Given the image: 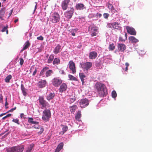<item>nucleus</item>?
<instances>
[{
    "label": "nucleus",
    "mask_w": 152,
    "mask_h": 152,
    "mask_svg": "<svg viewBox=\"0 0 152 152\" xmlns=\"http://www.w3.org/2000/svg\"><path fill=\"white\" fill-rule=\"evenodd\" d=\"M38 100L39 103V105H42L41 108L45 107L47 106H48V105H49L48 103L45 100L44 98L42 96H39Z\"/></svg>",
    "instance_id": "obj_5"
},
{
    "label": "nucleus",
    "mask_w": 152,
    "mask_h": 152,
    "mask_svg": "<svg viewBox=\"0 0 152 152\" xmlns=\"http://www.w3.org/2000/svg\"><path fill=\"white\" fill-rule=\"evenodd\" d=\"M89 103V101L86 98L81 99L79 102L80 107L82 108H85L88 105Z\"/></svg>",
    "instance_id": "obj_7"
},
{
    "label": "nucleus",
    "mask_w": 152,
    "mask_h": 152,
    "mask_svg": "<svg viewBox=\"0 0 152 152\" xmlns=\"http://www.w3.org/2000/svg\"><path fill=\"white\" fill-rule=\"evenodd\" d=\"M51 19L52 23H56L59 22L60 20L59 14L57 12H54L52 15Z\"/></svg>",
    "instance_id": "obj_6"
},
{
    "label": "nucleus",
    "mask_w": 152,
    "mask_h": 152,
    "mask_svg": "<svg viewBox=\"0 0 152 152\" xmlns=\"http://www.w3.org/2000/svg\"><path fill=\"white\" fill-rule=\"evenodd\" d=\"M95 86L98 96L100 97H103L107 94V89L104 84L97 82L96 83Z\"/></svg>",
    "instance_id": "obj_1"
},
{
    "label": "nucleus",
    "mask_w": 152,
    "mask_h": 152,
    "mask_svg": "<svg viewBox=\"0 0 152 152\" xmlns=\"http://www.w3.org/2000/svg\"><path fill=\"white\" fill-rule=\"evenodd\" d=\"M112 97L113 98H115L117 96V94L116 91H113L112 92Z\"/></svg>",
    "instance_id": "obj_43"
},
{
    "label": "nucleus",
    "mask_w": 152,
    "mask_h": 152,
    "mask_svg": "<svg viewBox=\"0 0 152 152\" xmlns=\"http://www.w3.org/2000/svg\"><path fill=\"white\" fill-rule=\"evenodd\" d=\"M125 65L126 66V67L125 69V71H126L128 70V67L129 66V64L128 63L126 62L125 63Z\"/></svg>",
    "instance_id": "obj_50"
},
{
    "label": "nucleus",
    "mask_w": 152,
    "mask_h": 152,
    "mask_svg": "<svg viewBox=\"0 0 152 152\" xmlns=\"http://www.w3.org/2000/svg\"><path fill=\"white\" fill-rule=\"evenodd\" d=\"M33 127L34 128L37 129H39L40 128V126L39 125H38L37 126L34 125L33 126Z\"/></svg>",
    "instance_id": "obj_55"
},
{
    "label": "nucleus",
    "mask_w": 152,
    "mask_h": 152,
    "mask_svg": "<svg viewBox=\"0 0 152 152\" xmlns=\"http://www.w3.org/2000/svg\"><path fill=\"white\" fill-rule=\"evenodd\" d=\"M97 53L95 51H92L89 53V57L90 59H94L97 57Z\"/></svg>",
    "instance_id": "obj_17"
},
{
    "label": "nucleus",
    "mask_w": 152,
    "mask_h": 152,
    "mask_svg": "<svg viewBox=\"0 0 152 152\" xmlns=\"http://www.w3.org/2000/svg\"><path fill=\"white\" fill-rule=\"evenodd\" d=\"M24 115L23 113H21L20 115V117L21 118H25L24 117Z\"/></svg>",
    "instance_id": "obj_57"
},
{
    "label": "nucleus",
    "mask_w": 152,
    "mask_h": 152,
    "mask_svg": "<svg viewBox=\"0 0 152 152\" xmlns=\"http://www.w3.org/2000/svg\"><path fill=\"white\" fill-rule=\"evenodd\" d=\"M30 43L29 41H27L25 43L24 46L20 51V52H23V51L27 49L30 46Z\"/></svg>",
    "instance_id": "obj_23"
},
{
    "label": "nucleus",
    "mask_w": 152,
    "mask_h": 152,
    "mask_svg": "<svg viewBox=\"0 0 152 152\" xmlns=\"http://www.w3.org/2000/svg\"><path fill=\"white\" fill-rule=\"evenodd\" d=\"M79 76L82 82V85H83L85 83L84 78H85L86 76L84 74L82 73H79Z\"/></svg>",
    "instance_id": "obj_32"
},
{
    "label": "nucleus",
    "mask_w": 152,
    "mask_h": 152,
    "mask_svg": "<svg viewBox=\"0 0 152 152\" xmlns=\"http://www.w3.org/2000/svg\"><path fill=\"white\" fill-rule=\"evenodd\" d=\"M61 126L63 127L62 128V131L60 132V134L63 135L68 130V127L66 126L63 125H61Z\"/></svg>",
    "instance_id": "obj_26"
},
{
    "label": "nucleus",
    "mask_w": 152,
    "mask_h": 152,
    "mask_svg": "<svg viewBox=\"0 0 152 152\" xmlns=\"http://www.w3.org/2000/svg\"><path fill=\"white\" fill-rule=\"evenodd\" d=\"M21 88L23 95L24 96H26L27 94L26 91V89L25 88L23 85L22 84L21 85Z\"/></svg>",
    "instance_id": "obj_35"
},
{
    "label": "nucleus",
    "mask_w": 152,
    "mask_h": 152,
    "mask_svg": "<svg viewBox=\"0 0 152 152\" xmlns=\"http://www.w3.org/2000/svg\"><path fill=\"white\" fill-rule=\"evenodd\" d=\"M6 11L5 7H3L0 10V18L1 20H3V17L4 16Z\"/></svg>",
    "instance_id": "obj_25"
},
{
    "label": "nucleus",
    "mask_w": 152,
    "mask_h": 152,
    "mask_svg": "<svg viewBox=\"0 0 152 152\" xmlns=\"http://www.w3.org/2000/svg\"><path fill=\"white\" fill-rule=\"evenodd\" d=\"M81 115V111L80 110L78 111L77 113L76 114V115L75 116V119L76 120L79 121H80V119Z\"/></svg>",
    "instance_id": "obj_31"
},
{
    "label": "nucleus",
    "mask_w": 152,
    "mask_h": 152,
    "mask_svg": "<svg viewBox=\"0 0 152 152\" xmlns=\"http://www.w3.org/2000/svg\"><path fill=\"white\" fill-rule=\"evenodd\" d=\"M34 146L33 144H32L28 145L26 148L25 151V152H32L33 151V148Z\"/></svg>",
    "instance_id": "obj_21"
},
{
    "label": "nucleus",
    "mask_w": 152,
    "mask_h": 152,
    "mask_svg": "<svg viewBox=\"0 0 152 152\" xmlns=\"http://www.w3.org/2000/svg\"><path fill=\"white\" fill-rule=\"evenodd\" d=\"M70 1V0H64L62 1L61 6L64 10H66L67 9L68 5Z\"/></svg>",
    "instance_id": "obj_14"
},
{
    "label": "nucleus",
    "mask_w": 152,
    "mask_h": 152,
    "mask_svg": "<svg viewBox=\"0 0 152 152\" xmlns=\"http://www.w3.org/2000/svg\"><path fill=\"white\" fill-rule=\"evenodd\" d=\"M69 67L72 71V72L73 74L75 73L76 72V69L75 67V64L72 61H70L69 63Z\"/></svg>",
    "instance_id": "obj_12"
},
{
    "label": "nucleus",
    "mask_w": 152,
    "mask_h": 152,
    "mask_svg": "<svg viewBox=\"0 0 152 152\" xmlns=\"http://www.w3.org/2000/svg\"><path fill=\"white\" fill-rule=\"evenodd\" d=\"M70 101L71 103L73 102L76 100V97L75 96H71L70 98Z\"/></svg>",
    "instance_id": "obj_42"
},
{
    "label": "nucleus",
    "mask_w": 152,
    "mask_h": 152,
    "mask_svg": "<svg viewBox=\"0 0 152 152\" xmlns=\"http://www.w3.org/2000/svg\"><path fill=\"white\" fill-rule=\"evenodd\" d=\"M43 115H42V119L45 121H49V119L50 118L51 114L50 110L46 109L43 112Z\"/></svg>",
    "instance_id": "obj_3"
},
{
    "label": "nucleus",
    "mask_w": 152,
    "mask_h": 152,
    "mask_svg": "<svg viewBox=\"0 0 152 152\" xmlns=\"http://www.w3.org/2000/svg\"><path fill=\"white\" fill-rule=\"evenodd\" d=\"M98 28L94 24H91L88 28V31L91 32V37L96 36L97 33Z\"/></svg>",
    "instance_id": "obj_4"
},
{
    "label": "nucleus",
    "mask_w": 152,
    "mask_h": 152,
    "mask_svg": "<svg viewBox=\"0 0 152 152\" xmlns=\"http://www.w3.org/2000/svg\"><path fill=\"white\" fill-rule=\"evenodd\" d=\"M30 71V72H33L32 75L34 76L36 75L37 72V69L36 67L34 66H31Z\"/></svg>",
    "instance_id": "obj_22"
},
{
    "label": "nucleus",
    "mask_w": 152,
    "mask_h": 152,
    "mask_svg": "<svg viewBox=\"0 0 152 152\" xmlns=\"http://www.w3.org/2000/svg\"><path fill=\"white\" fill-rule=\"evenodd\" d=\"M126 39H124L122 37H120L119 38V41L121 42H124Z\"/></svg>",
    "instance_id": "obj_53"
},
{
    "label": "nucleus",
    "mask_w": 152,
    "mask_h": 152,
    "mask_svg": "<svg viewBox=\"0 0 152 152\" xmlns=\"http://www.w3.org/2000/svg\"><path fill=\"white\" fill-rule=\"evenodd\" d=\"M96 15L97 17L99 16V17H101L102 16V14H100V13H97L96 14Z\"/></svg>",
    "instance_id": "obj_59"
},
{
    "label": "nucleus",
    "mask_w": 152,
    "mask_h": 152,
    "mask_svg": "<svg viewBox=\"0 0 152 152\" xmlns=\"http://www.w3.org/2000/svg\"><path fill=\"white\" fill-rule=\"evenodd\" d=\"M103 15L104 18L107 19L109 16V14L107 13H104Z\"/></svg>",
    "instance_id": "obj_44"
},
{
    "label": "nucleus",
    "mask_w": 152,
    "mask_h": 152,
    "mask_svg": "<svg viewBox=\"0 0 152 152\" xmlns=\"http://www.w3.org/2000/svg\"><path fill=\"white\" fill-rule=\"evenodd\" d=\"M67 88V86L66 83H63L60 86L59 91L60 92H62L66 91Z\"/></svg>",
    "instance_id": "obj_18"
},
{
    "label": "nucleus",
    "mask_w": 152,
    "mask_h": 152,
    "mask_svg": "<svg viewBox=\"0 0 152 152\" xmlns=\"http://www.w3.org/2000/svg\"><path fill=\"white\" fill-rule=\"evenodd\" d=\"M12 78V76L11 75H10L7 76L6 78L4 80L5 82L6 83H9L10 81V79Z\"/></svg>",
    "instance_id": "obj_38"
},
{
    "label": "nucleus",
    "mask_w": 152,
    "mask_h": 152,
    "mask_svg": "<svg viewBox=\"0 0 152 152\" xmlns=\"http://www.w3.org/2000/svg\"><path fill=\"white\" fill-rule=\"evenodd\" d=\"M44 128L43 127L40 128V131L38 132V134L40 135L44 131Z\"/></svg>",
    "instance_id": "obj_48"
},
{
    "label": "nucleus",
    "mask_w": 152,
    "mask_h": 152,
    "mask_svg": "<svg viewBox=\"0 0 152 152\" xmlns=\"http://www.w3.org/2000/svg\"><path fill=\"white\" fill-rule=\"evenodd\" d=\"M7 113H7H1V114L0 115V117H1L2 116L5 115L6 113Z\"/></svg>",
    "instance_id": "obj_61"
},
{
    "label": "nucleus",
    "mask_w": 152,
    "mask_h": 152,
    "mask_svg": "<svg viewBox=\"0 0 152 152\" xmlns=\"http://www.w3.org/2000/svg\"><path fill=\"white\" fill-rule=\"evenodd\" d=\"M81 67L83 69L88 71L92 66V63L91 62H86L85 63H82L80 64Z\"/></svg>",
    "instance_id": "obj_8"
},
{
    "label": "nucleus",
    "mask_w": 152,
    "mask_h": 152,
    "mask_svg": "<svg viewBox=\"0 0 152 152\" xmlns=\"http://www.w3.org/2000/svg\"><path fill=\"white\" fill-rule=\"evenodd\" d=\"M77 108L78 107L77 105H73L72 106L70 107V110L72 113H74L75 110L77 109Z\"/></svg>",
    "instance_id": "obj_34"
},
{
    "label": "nucleus",
    "mask_w": 152,
    "mask_h": 152,
    "mask_svg": "<svg viewBox=\"0 0 152 152\" xmlns=\"http://www.w3.org/2000/svg\"><path fill=\"white\" fill-rule=\"evenodd\" d=\"M75 8L77 10H82L85 9V7L83 4L78 3L76 4Z\"/></svg>",
    "instance_id": "obj_19"
},
{
    "label": "nucleus",
    "mask_w": 152,
    "mask_h": 152,
    "mask_svg": "<svg viewBox=\"0 0 152 152\" xmlns=\"http://www.w3.org/2000/svg\"><path fill=\"white\" fill-rule=\"evenodd\" d=\"M60 60L58 58H55L53 61V65H58L60 64Z\"/></svg>",
    "instance_id": "obj_36"
},
{
    "label": "nucleus",
    "mask_w": 152,
    "mask_h": 152,
    "mask_svg": "<svg viewBox=\"0 0 152 152\" xmlns=\"http://www.w3.org/2000/svg\"><path fill=\"white\" fill-rule=\"evenodd\" d=\"M20 65H22L23 64L24 62V60L22 58H20Z\"/></svg>",
    "instance_id": "obj_49"
},
{
    "label": "nucleus",
    "mask_w": 152,
    "mask_h": 152,
    "mask_svg": "<svg viewBox=\"0 0 152 152\" xmlns=\"http://www.w3.org/2000/svg\"><path fill=\"white\" fill-rule=\"evenodd\" d=\"M118 50L121 52H124L126 48V45L122 43H118L117 45Z\"/></svg>",
    "instance_id": "obj_15"
},
{
    "label": "nucleus",
    "mask_w": 152,
    "mask_h": 152,
    "mask_svg": "<svg viewBox=\"0 0 152 152\" xmlns=\"http://www.w3.org/2000/svg\"><path fill=\"white\" fill-rule=\"evenodd\" d=\"M16 107H15L14 108H12V109H11V110H9L7 112V113H9V112H12L13 111H14V110H15L16 109Z\"/></svg>",
    "instance_id": "obj_54"
},
{
    "label": "nucleus",
    "mask_w": 152,
    "mask_h": 152,
    "mask_svg": "<svg viewBox=\"0 0 152 152\" xmlns=\"http://www.w3.org/2000/svg\"><path fill=\"white\" fill-rule=\"evenodd\" d=\"M108 25L109 28L112 27L114 29L120 30L121 28L120 23L118 22L110 23H109Z\"/></svg>",
    "instance_id": "obj_9"
},
{
    "label": "nucleus",
    "mask_w": 152,
    "mask_h": 152,
    "mask_svg": "<svg viewBox=\"0 0 152 152\" xmlns=\"http://www.w3.org/2000/svg\"><path fill=\"white\" fill-rule=\"evenodd\" d=\"M54 56L53 55L51 54L50 55L47 62L48 64L51 63L52 62L53 60L54 59Z\"/></svg>",
    "instance_id": "obj_37"
},
{
    "label": "nucleus",
    "mask_w": 152,
    "mask_h": 152,
    "mask_svg": "<svg viewBox=\"0 0 152 152\" xmlns=\"http://www.w3.org/2000/svg\"><path fill=\"white\" fill-rule=\"evenodd\" d=\"M24 149V146L22 145L9 148L6 150L7 152H22Z\"/></svg>",
    "instance_id": "obj_2"
},
{
    "label": "nucleus",
    "mask_w": 152,
    "mask_h": 152,
    "mask_svg": "<svg viewBox=\"0 0 152 152\" xmlns=\"http://www.w3.org/2000/svg\"><path fill=\"white\" fill-rule=\"evenodd\" d=\"M53 73V71L50 69L48 70L46 72V77H48L51 75Z\"/></svg>",
    "instance_id": "obj_33"
},
{
    "label": "nucleus",
    "mask_w": 152,
    "mask_h": 152,
    "mask_svg": "<svg viewBox=\"0 0 152 152\" xmlns=\"http://www.w3.org/2000/svg\"><path fill=\"white\" fill-rule=\"evenodd\" d=\"M108 7L109 9L110 10L111 12L115 13L117 12L116 10L115 9L113 6L110 3L108 4Z\"/></svg>",
    "instance_id": "obj_29"
},
{
    "label": "nucleus",
    "mask_w": 152,
    "mask_h": 152,
    "mask_svg": "<svg viewBox=\"0 0 152 152\" xmlns=\"http://www.w3.org/2000/svg\"><path fill=\"white\" fill-rule=\"evenodd\" d=\"M62 49L61 46L59 44H58L54 48L53 50V52L55 54H57L60 53Z\"/></svg>",
    "instance_id": "obj_16"
},
{
    "label": "nucleus",
    "mask_w": 152,
    "mask_h": 152,
    "mask_svg": "<svg viewBox=\"0 0 152 152\" xmlns=\"http://www.w3.org/2000/svg\"><path fill=\"white\" fill-rule=\"evenodd\" d=\"M109 48L110 50H112L115 49V46L114 45V44L112 43L110 45Z\"/></svg>",
    "instance_id": "obj_40"
},
{
    "label": "nucleus",
    "mask_w": 152,
    "mask_h": 152,
    "mask_svg": "<svg viewBox=\"0 0 152 152\" xmlns=\"http://www.w3.org/2000/svg\"><path fill=\"white\" fill-rule=\"evenodd\" d=\"M35 3L36 4V5H35V7L34 10V12L36 10V9L37 8V3L35 2Z\"/></svg>",
    "instance_id": "obj_60"
},
{
    "label": "nucleus",
    "mask_w": 152,
    "mask_h": 152,
    "mask_svg": "<svg viewBox=\"0 0 152 152\" xmlns=\"http://www.w3.org/2000/svg\"><path fill=\"white\" fill-rule=\"evenodd\" d=\"M52 82L54 86L58 87L62 83V80L58 77H56L52 80Z\"/></svg>",
    "instance_id": "obj_10"
},
{
    "label": "nucleus",
    "mask_w": 152,
    "mask_h": 152,
    "mask_svg": "<svg viewBox=\"0 0 152 152\" xmlns=\"http://www.w3.org/2000/svg\"><path fill=\"white\" fill-rule=\"evenodd\" d=\"M74 10L73 7L70 8V10L66 11L64 13V15L66 17L69 19H70L73 14Z\"/></svg>",
    "instance_id": "obj_11"
},
{
    "label": "nucleus",
    "mask_w": 152,
    "mask_h": 152,
    "mask_svg": "<svg viewBox=\"0 0 152 152\" xmlns=\"http://www.w3.org/2000/svg\"><path fill=\"white\" fill-rule=\"evenodd\" d=\"M72 35L73 36H75V33L73 32V33H72Z\"/></svg>",
    "instance_id": "obj_64"
},
{
    "label": "nucleus",
    "mask_w": 152,
    "mask_h": 152,
    "mask_svg": "<svg viewBox=\"0 0 152 152\" xmlns=\"http://www.w3.org/2000/svg\"><path fill=\"white\" fill-rule=\"evenodd\" d=\"M55 94L54 93H50L48 94L47 96V99L49 101L50 100L52 99L55 96Z\"/></svg>",
    "instance_id": "obj_27"
},
{
    "label": "nucleus",
    "mask_w": 152,
    "mask_h": 152,
    "mask_svg": "<svg viewBox=\"0 0 152 152\" xmlns=\"http://www.w3.org/2000/svg\"><path fill=\"white\" fill-rule=\"evenodd\" d=\"M126 28L128 33L134 35H136V32L134 28L127 26H126Z\"/></svg>",
    "instance_id": "obj_13"
},
{
    "label": "nucleus",
    "mask_w": 152,
    "mask_h": 152,
    "mask_svg": "<svg viewBox=\"0 0 152 152\" xmlns=\"http://www.w3.org/2000/svg\"><path fill=\"white\" fill-rule=\"evenodd\" d=\"M28 122L29 123H31L32 124L33 122V119L32 118H28Z\"/></svg>",
    "instance_id": "obj_45"
},
{
    "label": "nucleus",
    "mask_w": 152,
    "mask_h": 152,
    "mask_svg": "<svg viewBox=\"0 0 152 152\" xmlns=\"http://www.w3.org/2000/svg\"><path fill=\"white\" fill-rule=\"evenodd\" d=\"M13 11V9H12L11 10L9 14V17L11 15H12V12Z\"/></svg>",
    "instance_id": "obj_58"
},
{
    "label": "nucleus",
    "mask_w": 152,
    "mask_h": 152,
    "mask_svg": "<svg viewBox=\"0 0 152 152\" xmlns=\"http://www.w3.org/2000/svg\"><path fill=\"white\" fill-rule=\"evenodd\" d=\"M37 39L41 40H43L44 39L43 37L42 36L37 37Z\"/></svg>",
    "instance_id": "obj_52"
},
{
    "label": "nucleus",
    "mask_w": 152,
    "mask_h": 152,
    "mask_svg": "<svg viewBox=\"0 0 152 152\" xmlns=\"http://www.w3.org/2000/svg\"><path fill=\"white\" fill-rule=\"evenodd\" d=\"M18 19H17L14 20V22L15 23H16L18 21Z\"/></svg>",
    "instance_id": "obj_62"
},
{
    "label": "nucleus",
    "mask_w": 152,
    "mask_h": 152,
    "mask_svg": "<svg viewBox=\"0 0 152 152\" xmlns=\"http://www.w3.org/2000/svg\"><path fill=\"white\" fill-rule=\"evenodd\" d=\"M64 146V144L62 142L59 143L56 149L55 152H59L62 148Z\"/></svg>",
    "instance_id": "obj_28"
},
{
    "label": "nucleus",
    "mask_w": 152,
    "mask_h": 152,
    "mask_svg": "<svg viewBox=\"0 0 152 152\" xmlns=\"http://www.w3.org/2000/svg\"><path fill=\"white\" fill-rule=\"evenodd\" d=\"M3 96L2 94L0 95V102L2 103L3 102Z\"/></svg>",
    "instance_id": "obj_51"
},
{
    "label": "nucleus",
    "mask_w": 152,
    "mask_h": 152,
    "mask_svg": "<svg viewBox=\"0 0 152 152\" xmlns=\"http://www.w3.org/2000/svg\"><path fill=\"white\" fill-rule=\"evenodd\" d=\"M68 77H69V79L70 80H77V79L76 77H74V76H73L71 75H69Z\"/></svg>",
    "instance_id": "obj_41"
},
{
    "label": "nucleus",
    "mask_w": 152,
    "mask_h": 152,
    "mask_svg": "<svg viewBox=\"0 0 152 152\" xmlns=\"http://www.w3.org/2000/svg\"><path fill=\"white\" fill-rule=\"evenodd\" d=\"M8 28V26L7 25V26H4L3 28L2 29V30H1V31L2 32H5V31H6V34H7L8 33V30H7Z\"/></svg>",
    "instance_id": "obj_39"
},
{
    "label": "nucleus",
    "mask_w": 152,
    "mask_h": 152,
    "mask_svg": "<svg viewBox=\"0 0 152 152\" xmlns=\"http://www.w3.org/2000/svg\"><path fill=\"white\" fill-rule=\"evenodd\" d=\"M39 123V122L37 121H34L32 124H38Z\"/></svg>",
    "instance_id": "obj_56"
},
{
    "label": "nucleus",
    "mask_w": 152,
    "mask_h": 152,
    "mask_svg": "<svg viewBox=\"0 0 152 152\" xmlns=\"http://www.w3.org/2000/svg\"><path fill=\"white\" fill-rule=\"evenodd\" d=\"M47 82L46 80H42L38 83V86L40 88H42L45 86Z\"/></svg>",
    "instance_id": "obj_20"
},
{
    "label": "nucleus",
    "mask_w": 152,
    "mask_h": 152,
    "mask_svg": "<svg viewBox=\"0 0 152 152\" xmlns=\"http://www.w3.org/2000/svg\"><path fill=\"white\" fill-rule=\"evenodd\" d=\"M49 68L47 66H45L42 68V69L40 73V76H43L45 72V71L48 69Z\"/></svg>",
    "instance_id": "obj_30"
},
{
    "label": "nucleus",
    "mask_w": 152,
    "mask_h": 152,
    "mask_svg": "<svg viewBox=\"0 0 152 152\" xmlns=\"http://www.w3.org/2000/svg\"><path fill=\"white\" fill-rule=\"evenodd\" d=\"M12 121L17 123L18 124H19V120L18 119H13L12 120Z\"/></svg>",
    "instance_id": "obj_47"
},
{
    "label": "nucleus",
    "mask_w": 152,
    "mask_h": 152,
    "mask_svg": "<svg viewBox=\"0 0 152 152\" xmlns=\"http://www.w3.org/2000/svg\"><path fill=\"white\" fill-rule=\"evenodd\" d=\"M11 114H8L7 115H6L4 117L2 118V119L3 120H4L6 118L11 116Z\"/></svg>",
    "instance_id": "obj_46"
},
{
    "label": "nucleus",
    "mask_w": 152,
    "mask_h": 152,
    "mask_svg": "<svg viewBox=\"0 0 152 152\" xmlns=\"http://www.w3.org/2000/svg\"><path fill=\"white\" fill-rule=\"evenodd\" d=\"M129 39L130 42L132 43H136L138 42V40L136 38L134 37L131 36L129 38Z\"/></svg>",
    "instance_id": "obj_24"
},
{
    "label": "nucleus",
    "mask_w": 152,
    "mask_h": 152,
    "mask_svg": "<svg viewBox=\"0 0 152 152\" xmlns=\"http://www.w3.org/2000/svg\"><path fill=\"white\" fill-rule=\"evenodd\" d=\"M8 105V103L7 102V101H6L5 104V106L6 107Z\"/></svg>",
    "instance_id": "obj_63"
}]
</instances>
